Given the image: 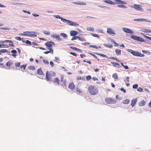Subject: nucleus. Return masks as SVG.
<instances>
[{"label": "nucleus", "mask_w": 151, "mask_h": 151, "mask_svg": "<svg viewBox=\"0 0 151 151\" xmlns=\"http://www.w3.org/2000/svg\"><path fill=\"white\" fill-rule=\"evenodd\" d=\"M55 17L57 18L61 19V20L64 22L72 26H77L79 25V24L76 22H74L69 20L64 19L59 15Z\"/></svg>", "instance_id": "nucleus-1"}, {"label": "nucleus", "mask_w": 151, "mask_h": 151, "mask_svg": "<svg viewBox=\"0 0 151 151\" xmlns=\"http://www.w3.org/2000/svg\"><path fill=\"white\" fill-rule=\"evenodd\" d=\"M89 93L91 95H95L98 93L97 87L96 86L91 85L88 87Z\"/></svg>", "instance_id": "nucleus-2"}, {"label": "nucleus", "mask_w": 151, "mask_h": 151, "mask_svg": "<svg viewBox=\"0 0 151 151\" xmlns=\"http://www.w3.org/2000/svg\"><path fill=\"white\" fill-rule=\"evenodd\" d=\"M115 2H113L110 0H106L104 1V2L110 4L114 5L115 4H125L126 3L120 0H114Z\"/></svg>", "instance_id": "nucleus-3"}, {"label": "nucleus", "mask_w": 151, "mask_h": 151, "mask_svg": "<svg viewBox=\"0 0 151 151\" xmlns=\"http://www.w3.org/2000/svg\"><path fill=\"white\" fill-rule=\"evenodd\" d=\"M127 50L129 52L131 53L133 55L138 57H143L145 55L144 54H141L139 52L134 51L132 49H127Z\"/></svg>", "instance_id": "nucleus-4"}, {"label": "nucleus", "mask_w": 151, "mask_h": 151, "mask_svg": "<svg viewBox=\"0 0 151 151\" xmlns=\"http://www.w3.org/2000/svg\"><path fill=\"white\" fill-rule=\"evenodd\" d=\"M24 33H27L28 34H26V33H22L20 34V35L22 36H27L30 37H36L37 35L35 34V32H29V31H26L24 32Z\"/></svg>", "instance_id": "nucleus-5"}, {"label": "nucleus", "mask_w": 151, "mask_h": 151, "mask_svg": "<svg viewBox=\"0 0 151 151\" xmlns=\"http://www.w3.org/2000/svg\"><path fill=\"white\" fill-rule=\"evenodd\" d=\"M105 101L108 104H114L116 102V101L114 99L109 97L106 98Z\"/></svg>", "instance_id": "nucleus-6"}, {"label": "nucleus", "mask_w": 151, "mask_h": 151, "mask_svg": "<svg viewBox=\"0 0 151 151\" xmlns=\"http://www.w3.org/2000/svg\"><path fill=\"white\" fill-rule=\"evenodd\" d=\"M132 8H133L138 11L143 12L144 11V9L142 8V6L139 5L134 4L133 5L131 6Z\"/></svg>", "instance_id": "nucleus-7"}, {"label": "nucleus", "mask_w": 151, "mask_h": 151, "mask_svg": "<svg viewBox=\"0 0 151 151\" xmlns=\"http://www.w3.org/2000/svg\"><path fill=\"white\" fill-rule=\"evenodd\" d=\"M131 38L135 40L140 42H144L145 40L144 39L135 35H132L131 36Z\"/></svg>", "instance_id": "nucleus-8"}, {"label": "nucleus", "mask_w": 151, "mask_h": 151, "mask_svg": "<svg viewBox=\"0 0 151 151\" xmlns=\"http://www.w3.org/2000/svg\"><path fill=\"white\" fill-rule=\"evenodd\" d=\"M45 45L48 47V48H52V46L55 45L54 42L52 41H48L45 43Z\"/></svg>", "instance_id": "nucleus-9"}, {"label": "nucleus", "mask_w": 151, "mask_h": 151, "mask_svg": "<svg viewBox=\"0 0 151 151\" xmlns=\"http://www.w3.org/2000/svg\"><path fill=\"white\" fill-rule=\"evenodd\" d=\"M68 87L70 89L73 90L75 89V86L73 83L72 82L69 83Z\"/></svg>", "instance_id": "nucleus-10"}, {"label": "nucleus", "mask_w": 151, "mask_h": 151, "mask_svg": "<svg viewBox=\"0 0 151 151\" xmlns=\"http://www.w3.org/2000/svg\"><path fill=\"white\" fill-rule=\"evenodd\" d=\"M123 31L127 33H132L133 32L130 29L125 27L123 28Z\"/></svg>", "instance_id": "nucleus-11"}, {"label": "nucleus", "mask_w": 151, "mask_h": 151, "mask_svg": "<svg viewBox=\"0 0 151 151\" xmlns=\"http://www.w3.org/2000/svg\"><path fill=\"white\" fill-rule=\"evenodd\" d=\"M51 76L50 74L49 73V72L47 71L46 73V79L47 81H49L51 79Z\"/></svg>", "instance_id": "nucleus-12"}, {"label": "nucleus", "mask_w": 151, "mask_h": 151, "mask_svg": "<svg viewBox=\"0 0 151 151\" xmlns=\"http://www.w3.org/2000/svg\"><path fill=\"white\" fill-rule=\"evenodd\" d=\"M107 32L108 34H115V32L113 31V29L110 28H108L107 29Z\"/></svg>", "instance_id": "nucleus-13"}, {"label": "nucleus", "mask_w": 151, "mask_h": 151, "mask_svg": "<svg viewBox=\"0 0 151 151\" xmlns=\"http://www.w3.org/2000/svg\"><path fill=\"white\" fill-rule=\"evenodd\" d=\"M51 36L54 38H56L57 39L59 40H61V38L60 37V36L58 35L53 34Z\"/></svg>", "instance_id": "nucleus-14"}, {"label": "nucleus", "mask_w": 151, "mask_h": 151, "mask_svg": "<svg viewBox=\"0 0 151 151\" xmlns=\"http://www.w3.org/2000/svg\"><path fill=\"white\" fill-rule=\"evenodd\" d=\"M137 99L136 98L133 99L131 101V105L132 107L134 106L137 102Z\"/></svg>", "instance_id": "nucleus-15"}, {"label": "nucleus", "mask_w": 151, "mask_h": 151, "mask_svg": "<svg viewBox=\"0 0 151 151\" xmlns=\"http://www.w3.org/2000/svg\"><path fill=\"white\" fill-rule=\"evenodd\" d=\"M78 34V32L76 31H71L70 32V35L71 36H74Z\"/></svg>", "instance_id": "nucleus-16"}, {"label": "nucleus", "mask_w": 151, "mask_h": 151, "mask_svg": "<svg viewBox=\"0 0 151 151\" xmlns=\"http://www.w3.org/2000/svg\"><path fill=\"white\" fill-rule=\"evenodd\" d=\"M111 63L113 65L114 67H118V68H120L121 67V66L119 63H115L114 62H111Z\"/></svg>", "instance_id": "nucleus-17"}, {"label": "nucleus", "mask_w": 151, "mask_h": 151, "mask_svg": "<svg viewBox=\"0 0 151 151\" xmlns=\"http://www.w3.org/2000/svg\"><path fill=\"white\" fill-rule=\"evenodd\" d=\"M48 49L50 50L49 51H47L44 52L45 54H47L50 52L51 53L53 54V50L52 48H47Z\"/></svg>", "instance_id": "nucleus-18"}, {"label": "nucleus", "mask_w": 151, "mask_h": 151, "mask_svg": "<svg viewBox=\"0 0 151 151\" xmlns=\"http://www.w3.org/2000/svg\"><path fill=\"white\" fill-rule=\"evenodd\" d=\"M146 102L144 100H142L139 103V106H144L146 104Z\"/></svg>", "instance_id": "nucleus-19"}, {"label": "nucleus", "mask_w": 151, "mask_h": 151, "mask_svg": "<svg viewBox=\"0 0 151 151\" xmlns=\"http://www.w3.org/2000/svg\"><path fill=\"white\" fill-rule=\"evenodd\" d=\"M37 73L39 75L43 76L44 75V73L42 70L41 68L38 69L37 70Z\"/></svg>", "instance_id": "nucleus-20"}, {"label": "nucleus", "mask_w": 151, "mask_h": 151, "mask_svg": "<svg viewBox=\"0 0 151 151\" xmlns=\"http://www.w3.org/2000/svg\"><path fill=\"white\" fill-rule=\"evenodd\" d=\"M76 90L77 93L78 94L83 93V91L82 90L78 87H77L76 88Z\"/></svg>", "instance_id": "nucleus-21"}, {"label": "nucleus", "mask_w": 151, "mask_h": 151, "mask_svg": "<svg viewBox=\"0 0 151 151\" xmlns=\"http://www.w3.org/2000/svg\"><path fill=\"white\" fill-rule=\"evenodd\" d=\"M53 82L58 85L59 84L60 80L57 78H56L54 79Z\"/></svg>", "instance_id": "nucleus-22"}, {"label": "nucleus", "mask_w": 151, "mask_h": 151, "mask_svg": "<svg viewBox=\"0 0 151 151\" xmlns=\"http://www.w3.org/2000/svg\"><path fill=\"white\" fill-rule=\"evenodd\" d=\"M11 52L13 53V54H12V56L14 57H16L17 56V51L15 50H13L12 51H11Z\"/></svg>", "instance_id": "nucleus-23"}, {"label": "nucleus", "mask_w": 151, "mask_h": 151, "mask_svg": "<svg viewBox=\"0 0 151 151\" xmlns=\"http://www.w3.org/2000/svg\"><path fill=\"white\" fill-rule=\"evenodd\" d=\"M7 53L8 52V51L6 49H2L0 50V55H1V53Z\"/></svg>", "instance_id": "nucleus-24"}, {"label": "nucleus", "mask_w": 151, "mask_h": 151, "mask_svg": "<svg viewBox=\"0 0 151 151\" xmlns=\"http://www.w3.org/2000/svg\"><path fill=\"white\" fill-rule=\"evenodd\" d=\"M139 21L140 22H149L151 23V22L150 21H149L148 20H147L146 19H139Z\"/></svg>", "instance_id": "nucleus-25"}, {"label": "nucleus", "mask_w": 151, "mask_h": 151, "mask_svg": "<svg viewBox=\"0 0 151 151\" xmlns=\"http://www.w3.org/2000/svg\"><path fill=\"white\" fill-rule=\"evenodd\" d=\"M115 52L116 54L118 55H120L121 53V51L120 49H117L115 50Z\"/></svg>", "instance_id": "nucleus-26"}, {"label": "nucleus", "mask_w": 151, "mask_h": 151, "mask_svg": "<svg viewBox=\"0 0 151 151\" xmlns=\"http://www.w3.org/2000/svg\"><path fill=\"white\" fill-rule=\"evenodd\" d=\"M104 45L107 47L109 48H111L112 47L113 45L112 44H104Z\"/></svg>", "instance_id": "nucleus-27"}, {"label": "nucleus", "mask_w": 151, "mask_h": 151, "mask_svg": "<svg viewBox=\"0 0 151 151\" xmlns=\"http://www.w3.org/2000/svg\"><path fill=\"white\" fill-rule=\"evenodd\" d=\"M26 65H22L21 66V70L24 72V70L25 69L26 67Z\"/></svg>", "instance_id": "nucleus-28"}, {"label": "nucleus", "mask_w": 151, "mask_h": 151, "mask_svg": "<svg viewBox=\"0 0 151 151\" xmlns=\"http://www.w3.org/2000/svg\"><path fill=\"white\" fill-rule=\"evenodd\" d=\"M129 102V100L128 99H126L123 101L122 103L124 104H127Z\"/></svg>", "instance_id": "nucleus-29"}, {"label": "nucleus", "mask_w": 151, "mask_h": 151, "mask_svg": "<svg viewBox=\"0 0 151 151\" xmlns=\"http://www.w3.org/2000/svg\"><path fill=\"white\" fill-rule=\"evenodd\" d=\"M95 54L96 55H100L101 56H102V57H104V58H107V55H104V54H100V53H95Z\"/></svg>", "instance_id": "nucleus-30"}, {"label": "nucleus", "mask_w": 151, "mask_h": 151, "mask_svg": "<svg viewBox=\"0 0 151 151\" xmlns=\"http://www.w3.org/2000/svg\"><path fill=\"white\" fill-rule=\"evenodd\" d=\"M60 35L61 36H62L64 38H67V35L63 33H61L60 34Z\"/></svg>", "instance_id": "nucleus-31"}, {"label": "nucleus", "mask_w": 151, "mask_h": 151, "mask_svg": "<svg viewBox=\"0 0 151 151\" xmlns=\"http://www.w3.org/2000/svg\"><path fill=\"white\" fill-rule=\"evenodd\" d=\"M142 31L143 32H151V31L150 30L148 29H143Z\"/></svg>", "instance_id": "nucleus-32"}, {"label": "nucleus", "mask_w": 151, "mask_h": 151, "mask_svg": "<svg viewBox=\"0 0 151 151\" xmlns=\"http://www.w3.org/2000/svg\"><path fill=\"white\" fill-rule=\"evenodd\" d=\"M86 29L87 30L89 31H90L93 32L94 31V29L92 27H87L86 28Z\"/></svg>", "instance_id": "nucleus-33"}, {"label": "nucleus", "mask_w": 151, "mask_h": 151, "mask_svg": "<svg viewBox=\"0 0 151 151\" xmlns=\"http://www.w3.org/2000/svg\"><path fill=\"white\" fill-rule=\"evenodd\" d=\"M12 63L10 61H9L7 62L6 65L7 66H10L12 64Z\"/></svg>", "instance_id": "nucleus-34"}, {"label": "nucleus", "mask_w": 151, "mask_h": 151, "mask_svg": "<svg viewBox=\"0 0 151 151\" xmlns=\"http://www.w3.org/2000/svg\"><path fill=\"white\" fill-rule=\"evenodd\" d=\"M28 68L31 70H34L35 69V67L34 66L31 65L30 66L28 67Z\"/></svg>", "instance_id": "nucleus-35"}, {"label": "nucleus", "mask_w": 151, "mask_h": 151, "mask_svg": "<svg viewBox=\"0 0 151 151\" xmlns=\"http://www.w3.org/2000/svg\"><path fill=\"white\" fill-rule=\"evenodd\" d=\"M62 82L63 83L62 86H63V87L64 86L65 87L66 86V81L65 80H64Z\"/></svg>", "instance_id": "nucleus-36"}, {"label": "nucleus", "mask_w": 151, "mask_h": 151, "mask_svg": "<svg viewBox=\"0 0 151 151\" xmlns=\"http://www.w3.org/2000/svg\"><path fill=\"white\" fill-rule=\"evenodd\" d=\"M112 77L115 79H116L118 78L117 76L116 73H114Z\"/></svg>", "instance_id": "nucleus-37"}, {"label": "nucleus", "mask_w": 151, "mask_h": 151, "mask_svg": "<svg viewBox=\"0 0 151 151\" xmlns=\"http://www.w3.org/2000/svg\"><path fill=\"white\" fill-rule=\"evenodd\" d=\"M117 7L119 8H122L124 9H125L127 8L126 6L124 5H118Z\"/></svg>", "instance_id": "nucleus-38"}, {"label": "nucleus", "mask_w": 151, "mask_h": 151, "mask_svg": "<svg viewBox=\"0 0 151 151\" xmlns=\"http://www.w3.org/2000/svg\"><path fill=\"white\" fill-rule=\"evenodd\" d=\"M78 39L79 40L82 41H85V40L83 37H81L78 36Z\"/></svg>", "instance_id": "nucleus-39"}, {"label": "nucleus", "mask_w": 151, "mask_h": 151, "mask_svg": "<svg viewBox=\"0 0 151 151\" xmlns=\"http://www.w3.org/2000/svg\"><path fill=\"white\" fill-rule=\"evenodd\" d=\"M89 53L90 55H92L95 58L98 59V60H99V59H98V58L97 57L96 55H95L94 54H93V53Z\"/></svg>", "instance_id": "nucleus-40"}, {"label": "nucleus", "mask_w": 151, "mask_h": 151, "mask_svg": "<svg viewBox=\"0 0 151 151\" xmlns=\"http://www.w3.org/2000/svg\"><path fill=\"white\" fill-rule=\"evenodd\" d=\"M137 91H138L141 92H143V89L142 88H141V87H139V88H137Z\"/></svg>", "instance_id": "nucleus-41"}, {"label": "nucleus", "mask_w": 151, "mask_h": 151, "mask_svg": "<svg viewBox=\"0 0 151 151\" xmlns=\"http://www.w3.org/2000/svg\"><path fill=\"white\" fill-rule=\"evenodd\" d=\"M91 35L94 37H96L98 38H99L100 37L97 34H96L94 33H91Z\"/></svg>", "instance_id": "nucleus-42"}, {"label": "nucleus", "mask_w": 151, "mask_h": 151, "mask_svg": "<svg viewBox=\"0 0 151 151\" xmlns=\"http://www.w3.org/2000/svg\"><path fill=\"white\" fill-rule=\"evenodd\" d=\"M109 59L113 60H115L116 61H117V62H119V60H118V59L114 57H110L109 58Z\"/></svg>", "instance_id": "nucleus-43"}, {"label": "nucleus", "mask_w": 151, "mask_h": 151, "mask_svg": "<svg viewBox=\"0 0 151 151\" xmlns=\"http://www.w3.org/2000/svg\"><path fill=\"white\" fill-rule=\"evenodd\" d=\"M78 38V36H73V37L71 39V40H74L76 39H77Z\"/></svg>", "instance_id": "nucleus-44"}, {"label": "nucleus", "mask_w": 151, "mask_h": 151, "mask_svg": "<svg viewBox=\"0 0 151 151\" xmlns=\"http://www.w3.org/2000/svg\"><path fill=\"white\" fill-rule=\"evenodd\" d=\"M43 32L45 34L47 35H49L50 34V32L47 31H44Z\"/></svg>", "instance_id": "nucleus-45"}, {"label": "nucleus", "mask_w": 151, "mask_h": 151, "mask_svg": "<svg viewBox=\"0 0 151 151\" xmlns=\"http://www.w3.org/2000/svg\"><path fill=\"white\" fill-rule=\"evenodd\" d=\"M43 62L45 64H48L49 62L48 61L45 60L44 59L43 60Z\"/></svg>", "instance_id": "nucleus-46"}, {"label": "nucleus", "mask_w": 151, "mask_h": 151, "mask_svg": "<svg viewBox=\"0 0 151 151\" xmlns=\"http://www.w3.org/2000/svg\"><path fill=\"white\" fill-rule=\"evenodd\" d=\"M91 78V77L90 76H88L86 77V80L87 81H89Z\"/></svg>", "instance_id": "nucleus-47"}, {"label": "nucleus", "mask_w": 151, "mask_h": 151, "mask_svg": "<svg viewBox=\"0 0 151 151\" xmlns=\"http://www.w3.org/2000/svg\"><path fill=\"white\" fill-rule=\"evenodd\" d=\"M59 60V58L57 57H55V60H54V61L56 62H57Z\"/></svg>", "instance_id": "nucleus-48"}, {"label": "nucleus", "mask_w": 151, "mask_h": 151, "mask_svg": "<svg viewBox=\"0 0 151 151\" xmlns=\"http://www.w3.org/2000/svg\"><path fill=\"white\" fill-rule=\"evenodd\" d=\"M2 47H9V46L7 44H2Z\"/></svg>", "instance_id": "nucleus-49"}, {"label": "nucleus", "mask_w": 151, "mask_h": 151, "mask_svg": "<svg viewBox=\"0 0 151 151\" xmlns=\"http://www.w3.org/2000/svg\"><path fill=\"white\" fill-rule=\"evenodd\" d=\"M15 39H16L17 40L20 41L22 39L21 37H15Z\"/></svg>", "instance_id": "nucleus-50"}, {"label": "nucleus", "mask_w": 151, "mask_h": 151, "mask_svg": "<svg viewBox=\"0 0 151 151\" xmlns=\"http://www.w3.org/2000/svg\"><path fill=\"white\" fill-rule=\"evenodd\" d=\"M20 63L17 62L15 63V66L16 67H19V66L20 65Z\"/></svg>", "instance_id": "nucleus-51"}, {"label": "nucleus", "mask_w": 151, "mask_h": 151, "mask_svg": "<svg viewBox=\"0 0 151 151\" xmlns=\"http://www.w3.org/2000/svg\"><path fill=\"white\" fill-rule=\"evenodd\" d=\"M64 76L63 75H62L61 76V80H60V81L61 82L63 81H64V80H65V79H64Z\"/></svg>", "instance_id": "nucleus-52"}, {"label": "nucleus", "mask_w": 151, "mask_h": 151, "mask_svg": "<svg viewBox=\"0 0 151 151\" xmlns=\"http://www.w3.org/2000/svg\"><path fill=\"white\" fill-rule=\"evenodd\" d=\"M90 47H92L93 48H95L96 49H98V47L96 45H90Z\"/></svg>", "instance_id": "nucleus-53"}, {"label": "nucleus", "mask_w": 151, "mask_h": 151, "mask_svg": "<svg viewBox=\"0 0 151 151\" xmlns=\"http://www.w3.org/2000/svg\"><path fill=\"white\" fill-rule=\"evenodd\" d=\"M138 86V85L137 84H135L133 85V88H137V87Z\"/></svg>", "instance_id": "nucleus-54"}, {"label": "nucleus", "mask_w": 151, "mask_h": 151, "mask_svg": "<svg viewBox=\"0 0 151 151\" xmlns=\"http://www.w3.org/2000/svg\"><path fill=\"white\" fill-rule=\"evenodd\" d=\"M80 55L81 57L82 58H84V57H86V55L84 54H81Z\"/></svg>", "instance_id": "nucleus-55"}, {"label": "nucleus", "mask_w": 151, "mask_h": 151, "mask_svg": "<svg viewBox=\"0 0 151 151\" xmlns=\"http://www.w3.org/2000/svg\"><path fill=\"white\" fill-rule=\"evenodd\" d=\"M70 54L75 56H76L77 55L76 53L70 52Z\"/></svg>", "instance_id": "nucleus-56"}, {"label": "nucleus", "mask_w": 151, "mask_h": 151, "mask_svg": "<svg viewBox=\"0 0 151 151\" xmlns=\"http://www.w3.org/2000/svg\"><path fill=\"white\" fill-rule=\"evenodd\" d=\"M71 48L72 49H73V50H81L80 49H79L77 48H76V47H71Z\"/></svg>", "instance_id": "nucleus-57"}, {"label": "nucleus", "mask_w": 151, "mask_h": 151, "mask_svg": "<svg viewBox=\"0 0 151 151\" xmlns=\"http://www.w3.org/2000/svg\"><path fill=\"white\" fill-rule=\"evenodd\" d=\"M25 42L27 44H29V45H31V42L29 41L28 40H27Z\"/></svg>", "instance_id": "nucleus-58"}, {"label": "nucleus", "mask_w": 151, "mask_h": 151, "mask_svg": "<svg viewBox=\"0 0 151 151\" xmlns=\"http://www.w3.org/2000/svg\"><path fill=\"white\" fill-rule=\"evenodd\" d=\"M120 90L121 91L123 92L124 93H125L126 92V90L123 88H121L120 89Z\"/></svg>", "instance_id": "nucleus-59"}, {"label": "nucleus", "mask_w": 151, "mask_h": 151, "mask_svg": "<svg viewBox=\"0 0 151 151\" xmlns=\"http://www.w3.org/2000/svg\"><path fill=\"white\" fill-rule=\"evenodd\" d=\"M5 42H12V41L11 40H5Z\"/></svg>", "instance_id": "nucleus-60"}, {"label": "nucleus", "mask_w": 151, "mask_h": 151, "mask_svg": "<svg viewBox=\"0 0 151 151\" xmlns=\"http://www.w3.org/2000/svg\"><path fill=\"white\" fill-rule=\"evenodd\" d=\"M50 64L52 67H53L54 65V64L53 62L51 61L50 62Z\"/></svg>", "instance_id": "nucleus-61"}, {"label": "nucleus", "mask_w": 151, "mask_h": 151, "mask_svg": "<svg viewBox=\"0 0 151 151\" xmlns=\"http://www.w3.org/2000/svg\"><path fill=\"white\" fill-rule=\"evenodd\" d=\"M92 80L94 81H98V79L96 77H93L92 78Z\"/></svg>", "instance_id": "nucleus-62"}, {"label": "nucleus", "mask_w": 151, "mask_h": 151, "mask_svg": "<svg viewBox=\"0 0 151 151\" xmlns=\"http://www.w3.org/2000/svg\"><path fill=\"white\" fill-rule=\"evenodd\" d=\"M11 43L9 44V46H10L14 47V45L13 43V42L12 41V42H10Z\"/></svg>", "instance_id": "nucleus-63"}, {"label": "nucleus", "mask_w": 151, "mask_h": 151, "mask_svg": "<svg viewBox=\"0 0 151 151\" xmlns=\"http://www.w3.org/2000/svg\"><path fill=\"white\" fill-rule=\"evenodd\" d=\"M145 37H146V38L149 39L151 41V37H148L147 36H145Z\"/></svg>", "instance_id": "nucleus-64"}]
</instances>
